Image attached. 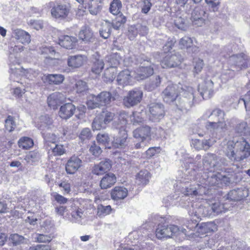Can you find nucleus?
Returning a JSON list of instances; mask_svg holds the SVG:
<instances>
[{"mask_svg":"<svg viewBox=\"0 0 250 250\" xmlns=\"http://www.w3.org/2000/svg\"><path fill=\"white\" fill-rule=\"evenodd\" d=\"M235 75V72L233 70L231 69H226L223 70L220 79L222 83H226L229 79L232 78Z\"/></svg>","mask_w":250,"mask_h":250,"instance_id":"obj_54","label":"nucleus"},{"mask_svg":"<svg viewBox=\"0 0 250 250\" xmlns=\"http://www.w3.org/2000/svg\"><path fill=\"white\" fill-rule=\"evenodd\" d=\"M13 36L22 44H28L31 42V37L29 34L21 29H16L13 30Z\"/></svg>","mask_w":250,"mask_h":250,"instance_id":"obj_30","label":"nucleus"},{"mask_svg":"<svg viewBox=\"0 0 250 250\" xmlns=\"http://www.w3.org/2000/svg\"><path fill=\"white\" fill-rule=\"evenodd\" d=\"M112 25L109 22H106L102 26L100 30V34L101 37L104 39L108 38L111 33Z\"/></svg>","mask_w":250,"mask_h":250,"instance_id":"obj_52","label":"nucleus"},{"mask_svg":"<svg viewBox=\"0 0 250 250\" xmlns=\"http://www.w3.org/2000/svg\"><path fill=\"white\" fill-rule=\"evenodd\" d=\"M183 58L178 53H169L167 54L161 62V65L164 68H172L179 65Z\"/></svg>","mask_w":250,"mask_h":250,"instance_id":"obj_13","label":"nucleus"},{"mask_svg":"<svg viewBox=\"0 0 250 250\" xmlns=\"http://www.w3.org/2000/svg\"><path fill=\"white\" fill-rule=\"evenodd\" d=\"M120 60L121 57L117 53L110 54L106 57V61L109 63L110 67H114L116 68L119 65Z\"/></svg>","mask_w":250,"mask_h":250,"instance_id":"obj_48","label":"nucleus"},{"mask_svg":"<svg viewBox=\"0 0 250 250\" xmlns=\"http://www.w3.org/2000/svg\"><path fill=\"white\" fill-rule=\"evenodd\" d=\"M117 69L114 67H109L105 69L104 73V80L106 82H112L115 78Z\"/></svg>","mask_w":250,"mask_h":250,"instance_id":"obj_49","label":"nucleus"},{"mask_svg":"<svg viewBox=\"0 0 250 250\" xmlns=\"http://www.w3.org/2000/svg\"><path fill=\"white\" fill-rule=\"evenodd\" d=\"M117 82L119 85L123 86L131 84L132 76L130 71L125 69L120 72L117 75Z\"/></svg>","mask_w":250,"mask_h":250,"instance_id":"obj_29","label":"nucleus"},{"mask_svg":"<svg viewBox=\"0 0 250 250\" xmlns=\"http://www.w3.org/2000/svg\"><path fill=\"white\" fill-rule=\"evenodd\" d=\"M122 7V2L120 0H113L110 5L109 11L114 15H117L121 13Z\"/></svg>","mask_w":250,"mask_h":250,"instance_id":"obj_47","label":"nucleus"},{"mask_svg":"<svg viewBox=\"0 0 250 250\" xmlns=\"http://www.w3.org/2000/svg\"><path fill=\"white\" fill-rule=\"evenodd\" d=\"M87 61L85 55H77L69 56L67 58V65L72 68H78L83 66Z\"/></svg>","mask_w":250,"mask_h":250,"instance_id":"obj_25","label":"nucleus"},{"mask_svg":"<svg viewBox=\"0 0 250 250\" xmlns=\"http://www.w3.org/2000/svg\"><path fill=\"white\" fill-rule=\"evenodd\" d=\"M109 137L107 133H100L97 136V141L101 144L106 145L109 142Z\"/></svg>","mask_w":250,"mask_h":250,"instance_id":"obj_60","label":"nucleus"},{"mask_svg":"<svg viewBox=\"0 0 250 250\" xmlns=\"http://www.w3.org/2000/svg\"><path fill=\"white\" fill-rule=\"evenodd\" d=\"M115 119V114L108 110H104L97 115L93 121L92 127L93 130L105 129L107 125Z\"/></svg>","mask_w":250,"mask_h":250,"instance_id":"obj_7","label":"nucleus"},{"mask_svg":"<svg viewBox=\"0 0 250 250\" xmlns=\"http://www.w3.org/2000/svg\"><path fill=\"white\" fill-rule=\"evenodd\" d=\"M35 239L39 243H46L51 241L52 237L50 235L37 234Z\"/></svg>","mask_w":250,"mask_h":250,"instance_id":"obj_62","label":"nucleus"},{"mask_svg":"<svg viewBox=\"0 0 250 250\" xmlns=\"http://www.w3.org/2000/svg\"><path fill=\"white\" fill-rule=\"evenodd\" d=\"M204 170L225 171L227 168L228 161L224 157L214 154L207 153L203 159Z\"/></svg>","mask_w":250,"mask_h":250,"instance_id":"obj_6","label":"nucleus"},{"mask_svg":"<svg viewBox=\"0 0 250 250\" xmlns=\"http://www.w3.org/2000/svg\"><path fill=\"white\" fill-rule=\"evenodd\" d=\"M82 160L78 156L73 155L67 161L65 170L67 174H74L82 166Z\"/></svg>","mask_w":250,"mask_h":250,"instance_id":"obj_20","label":"nucleus"},{"mask_svg":"<svg viewBox=\"0 0 250 250\" xmlns=\"http://www.w3.org/2000/svg\"><path fill=\"white\" fill-rule=\"evenodd\" d=\"M235 131L236 133L241 136L247 135L250 133L247 123L244 122L238 124L235 127Z\"/></svg>","mask_w":250,"mask_h":250,"instance_id":"obj_45","label":"nucleus"},{"mask_svg":"<svg viewBox=\"0 0 250 250\" xmlns=\"http://www.w3.org/2000/svg\"><path fill=\"white\" fill-rule=\"evenodd\" d=\"M179 87L177 84H170L168 85L163 92L164 100L168 103L176 101L178 98V93H180Z\"/></svg>","mask_w":250,"mask_h":250,"instance_id":"obj_15","label":"nucleus"},{"mask_svg":"<svg viewBox=\"0 0 250 250\" xmlns=\"http://www.w3.org/2000/svg\"><path fill=\"white\" fill-rule=\"evenodd\" d=\"M161 82V78L159 76L153 78L150 81L146 84V88L148 91H152L159 86Z\"/></svg>","mask_w":250,"mask_h":250,"instance_id":"obj_51","label":"nucleus"},{"mask_svg":"<svg viewBox=\"0 0 250 250\" xmlns=\"http://www.w3.org/2000/svg\"><path fill=\"white\" fill-rule=\"evenodd\" d=\"M174 24L178 29L182 30H186L187 28L186 20L181 17H177L174 20Z\"/></svg>","mask_w":250,"mask_h":250,"instance_id":"obj_56","label":"nucleus"},{"mask_svg":"<svg viewBox=\"0 0 250 250\" xmlns=\"http://www.w3.org/2000/svg\"><path fill=\"white\" fill-rule=\"evenodd\" d=\"M212 133V136L208 139H205L202 141L203 149L208 150L210 147L212 146L216 142L217 138H220L222 136H219L218 134Z\"/></svg>","mask_w":250,"mask_h":250,"instance_id":"obj_41","label":"nucleus"},{"mask_svg":"<svg viewBox=\"0 0 250 250\" xmlns=\"http://www.w3.org/2000/svg\"><path fill=\"white\" fill-rule=\"evenodd\" d=\"M18 66H20V65L18 64ZM13 66L10 65V80L13 82L19 83L20 78L26 76L27 70L20 67L17 68Z\"/></svg>","mask_w":250,"mask_h":250,"instance_id":"obj_34","label":"nucleus"},{"mask_svg":"<svg viewBox=\"0 0 250 250\" xmlns=\"http://www.w3.org/2000/svg\"><path fill=\"white\" fill-rule=\"evenodd\" d=\"M210 209L212 212H214L217 214H219L222 212H225L228 208L225 206L224 204H221L219 202H215L210 205Z\"/></svg>","mask_w":250,"mask_h":250,"instance_id":"obj_50","label":"nucleus"},{"mask_svg":"<svg viewBox=\"0 0 250 250\" xmlns=\"http://www.w3.org/2000/svg\"><path fill=\"white\" fill-rule=\"evenodd\" d=\"M225 116L224 111L219 108L213 110L208 116L211 121H208L206 123V129L211 132L216 133V135L223 136L228 129L225 121Z\"/></svg>","mask_w":250,"mask_h":250,"instance_id":"obj_5","label":"nucleus"},{"mask_svg":"<svg viewBox=\"0 0 250 250\" xmlns=\"http://www.w3.org/2000/svg\"><path fill=\"white\" fill-rule=\"evenodd\" d=\"M150 177V173L147 170H142L136 176V183L139 185H146L148 183Z\"/></svg>","mask_w":250,"mask_h":250,"instance_id":"obj_40","label":"nucleus"},{"mask_svg":"<svg viewBox=\"0 0 250 250\" xmlns=\"http://www.w3.org/2000/svg\"><path fill=\"white\" fill-rule=\"evenodd\" d=\"M92 35L91 30L87 26H83L79 34L80 39L85 41H89Z\"/></svg>","mask_w":250,"mask_h":250,"instance_id":"obj_43","label":"nucleus"},{"mask_svg":"<svg viewBox=\"0 0 250 250\" xmlns=\"http://www.w3.org/2000/svg\"><path fill=\"white\" fill-rule=\"evenodd\" d=\"M201 199V201H197L190 203L189 198L185 196L180 199V204L183 207L188 208V212L191 217L199 220L202 217L211 215L210 204L206 200H204L203 198Z\"/></svg>","mask_w":250,"mask_h":250,"instance_id":"obj_4","label":"nucleus"},{"mask_svg":"<svg viewBox=\"0 0 250 250\" xmlns=\"http://www.w3.org/2000/svg\"><path fill=\"white\" fill-rule=\"evenodd\" d=\"M207 17L204 9L201 6L195 7L191 13V19L193 24L197 26H202Z\"/></svg>","mask_w":250,"mask_h":250,"instance_id":"obj_17","label":"nucleus"},{"mask_svg":"<svg viewBox=\"0 0 250 250\" xmlns=\"http://www.w3.org/2000/svg\"><path fill=\"white\" fill-rule=\"evenodd\" d=\"M48 6L52 7L51 10V15L55 19L64 20L69 13V9L65 4L56 3L54 2H50Z\"/></svg>","mask_w":250,"mask_h":250,"instance_id":"obj_12","label":"nucleus"},{"mask_svg":"<svg viewBox=\"0 0 250 250\" xmlns=\"http://www.w3.org/2000/svg\"><path fill=\"white\" fill-rule=\"evenodd\" d=\"M142 96L143 92L140 90L134 89L130 91L124 99V104L127 107L134 106L141 102Z\"/></svg>","mask_w":250,"mask_h":250,"instance_id":"obj_16","label":"nucleus"},{"mask_svg":"<svg viewBox=\"0 0 250 250\" xmlns=\"http://www.w3.org/2000/svg\"><path fill=\"white\" fill-rule=\"evenodd\" d=\"M77 41V39L74 37L64 35L59 38V43L65 48L71 49L75 47Z\"/></svg>","mask_w":250,"mask_h":250,"instance_id":"obj_31","label":"nucleus"},{"mask_svg":"<svg viewBox=\"0 0 250 250\" xmlns=\"http://www.w3.org/2000/svg\"><path fill=\"white\" fill-rule=\"evenodd\" d=\"M39 154L35 151H30L25 156V160L28 162H33L38 160Z\"/></svg>","mask_w":250,"mask_h":250,"instance_id":"obj_63","label":"nucleus"},{"mask_svg":"<svg viewBox=\"0 0 250 250\" xmlns=\"http://www.w3.org/2000/svg\"><path fill=\"white\" fill-rule=\"evenodd\" d=\"M97 210V214L99 216H104L110 213L112 208L109 205L104 206L100 205L98 207Z\"/></svg>","mask_w":250,"mask_h":250,"instance_id":"obj_55","label":"nucleus"},{"mask_svg":"<svg viewBox=\"0 0 250 250\" xmlns=\"http://www.w3.org/2000/svg\"><path fill=\"white\" fill-rule=\"evenodd\" d=\"M240 168V165L233 164L227 168L225 169L224 172L225 174H222L219 173V176L221 181V184H224L225 185H229L235 182L236 174L239 172Z\"/></svg>","mask_w":250,"mask_h":250,"instance_id":"obj_9","label":"nucleus"},{"mask_svg":"<svg viewBox=\"0 0 250 250\" xmlns=\"http://www.w3.org/2000/svg\"><path fill=\"white\" fill-rule=\"evenodd\" d=\"M16 126L15 123L13 120V118L9 116L5 121V127L6 129L9 132L12 131Z\"/></svg>","mask_w":250,"mask_h":250,"instance_id":"obj_59","label":"nucleus"},{"mask_svg":"<svg viewBox=\"0 0 250 250\" xmlns=\"http://www.w3.org/2000/svg\"><path fill=\"white\" fill-rule=\"evenodd\" d=\"M75 110L76 107L74 104L66 103L60 107L59 115L62 119L67 120L73 115Z\"/></svg>","mask_w":250,"mask_h":250,"instance_id":"obj_26","label":"nucleus"},{"mask_svg":"<svg viewBox=\"0 0 250 250\" xmlns=\"http://www.w3.org/2000/svg\"><path fill=\"white\" fill-rule=\"evenodd\" d=\"M185 167V171L184 173V176H183L182 177V179L180 180L181 182L182 183H188L189 181H192V183L194 182V183L190 184L189 186L185 187V191H184L185 195L183 196L182 198H184L185 196L188 197V196L189 195L186 193L187 188H191L194 187V186H192V185H195V186H196V187L198 188L196 185L199 183L197 182L198 180H197V178L201 177V176L199 177L198 174L199 173L202 171V169H201L200 170H199L198 173H197L193 167H191V168H190L189 167L187 168V166ZM192 195H193V194H192ZM194 196L195 195H194Z\"/></svg>","mask_w":250,"mask_h":250,"instance_id":"obj_10","label":"nucleus"},{"mask_svg":"<svg viewBox=\"0 0 250 250\" xmlns=\"http://www.w3.org/2000/svg\"><path fill=\"white\" fill-rule=\"evenodd\" d=\"M146 62L148 65L146 66L142 65L135 71L136 74L135 78L138 80H143L153 74V67L152 66L151 62H149V60L144 59V62Z\"/></svg>","mask_w":250,"mask_h":250,"instance_id":"obj_19","label":"nucleus"},{"mask_svg":"<svg viewBox=\"0 0 250 250\" xmlns=\"http://www.w3.org/2000/svg\"><path fill=\"white\" fill-rule=\"evenodd\" d=\"M217 229V226L214 222H208L198 224L196 231L194 233L196 236L202 237L206 233L214 232Z\"/></svg>","mask_w":250,"mask_h":250,"instance_id":"obj_18","label":"nucleus"},{"mask_svg":"<svg viewBox=\"0 0 250 250\" xmlns=\"http://www.w3.org/2000/svg\"><path fill=\"white\" fill-rule=\"evenodd\" d=\"M214 78H206L203 83L199 85L198 91L191 86L181 87L179 97L176 101V105L178 108L180 110L189 109L197 102L199 95L204 99L211 97L214 93Z\"/></svg>","mask_w":250,"mask_h":250,"instance_id":"obj_1","label":"nucleus"},{"mask_svg":"<svg viewBox=\"0 0 250 250\" xmlns=\"http://www.w3.org/2000/svg\"><path fill=\"white\" fill-rule=\"evenodd\" d=\"M249 195L248 189L245 187H241L230 190L228 194V199L233 201L243 200Z\"/></svg>","mask_w":250,"mask_h":250,"instance_id":"obj_22","label":"nucleus"},{"mask_svg":"<svg viewBox=\"0 0 250 250\" xmlns=\"http://www.w3.org/2000/svg\"><path fill=\"white\" fill-rule=\"evenodd\" d=\"M133 136L134 138L140 139L142 142L151 135L150 127L148 126H144L138 128L134 130Z\"/></svg>","mask_w":250,"mask_h":250,"instance_id":"obj_32","label":"nucleus"},{"mask_svg":"<svg viewBox=\"0 0 250 250\" xmlns=\"http://www.w3.org/2000/svg\"><path fill=\"white\" fill-rule=\"evenodd\" d=\"M75 86L77 93H83L88 90V86L86 83L81 80L78 81L76 82Z\"/></svg>","mask_w":250,"mask_h":250,"instance_id":"obj_58","label":"nucleus"},{"mask_svg":"<svg viewBox=\"0 0 250 250\" xmlns=\"http://www.w3.org/2000/svg\"><path fill=\"white\" fill-rule=\"evenodd\" d=\"M42 134L44 139L46 143H51L55 144L57 140V137L54 134L50 133L46 134L43 133Z\"/></svg>","mask_w":250,"mask_h":250,"instance_id":"obj_64","label":"nucleus"},{"mask_svg":"<svg viewBox=\"0 0 250 250\" xmlns=\"http://www.w3.org/2000/svg\"><path fill=\"white\" fill-rule=\"evenodd\" d=\"M179 45L181 49H191L193 53H196L199 51L198 47L193 45L192 39L187 36H185L180 39Z\"/></svg>","mask_w":250,"mask_h":250,"instance_id":"obj_33","label":"nucleus"},{"mask_svg":"<svg viewBox=\"0 0 250 250\" xmlns=\"http://www.w3.org/2000/svg\"><path fill=\"white\" fill-rule=\"evenodd\" d=\"M34 142L33 140L28 137H21L18 141V145L20 148L28 149L33 146Z\"/></svg>","mask_w":250,"mask_h":250,"instance_id":"obj_44","label":"nucleus"},{"mask_svg":"<svg viewBox=\"0 0 250 250\" xmlns=\"http://www.w3.org/2000/svg\"><path fill=\"white\" fill-rule=\"evenodd\" d=\"M225 154L231 162H243L250 156V139L241 138L235 143L229 141Z\"/></svg>","mask_w":250,"mask_h":250,"instance_id":"obj_3","label":"nucleus"},{"mask_svg":"<svg viewBox=\"0 0 250 250\" xmlns=\"http://www.w3.org/2000/svg\"><path fill=\"white\" fill-rule=\"evenodd\" d=\"M9 240L12 243L14 246L26 244L28 241L27 238L17 233L11 234L9 237Z\"/></svg>","mask_w":250,"mask_h":250,"instance_id":"obj_42","label":"nucleus"},{"mask_svg":"<svg viewBox=\"0 0 250 250\" xmlns=\"http://www.w3.org/2000/svg\"><path fill=\"white\" fill-rule=\"evenodd\" d=\"M52 152L54 156H61L65 152L63 146L59 144H55V146L52 147Z\"/></svg>","mask_w":250,"mask_h":250,"instance_id":"obj_57","label":"nucleus"},{"mask_svg":"<svg viewBox=\"0 0 250 250\" xmlns=\"http://www.w3.org/2000/svg\"><path fill=\"white\" fill-rule=\"evenodd\" d=\"M147 31L148 29L146 26L137 25V27L132 26L128 30L129 38L130 40H133L138 33L144 36L147 33Z\"/></svg>","mask_w":250,"mask_h":250,"instance_id":"obj_39","label":"nucleus"},{"mask_svg":"<svg viewBox=\"0 0 250 250\" xmlns=\"http://www.w3.org/2000/svg\"><path fill=\"white\" fill-rule=\"evenodd\" d=\"M45 82L50 84H60L62 83L64 79V77L62 74H54L44 75L42 78Z\"/></svg>","mask_w":250,"mask_h":250,"instance_id":"obj_35","label":"nucleus"},{"mask_svg":"<svg viewBox=\"0 0 250 250\" xmlns=\"http://www.w3.org/2000/svg\"><path fill=\"white\" fill-rule=\"evenodd\" d=\"M48 105L56 109L61 104L65 102V96L62 93L56 92L49 95L47 100Z\"/></svg>","mask_w":250,"mask_h":250,"instance_id":"obj_21","label":"nucleus"},{"mask_svg":"<svg viewBox=\"0 0 250 250\" xmlns=\"http://www.w3.org/2000/svg\"><path fill=\"white\" fill-rule=\"evenodd\" d=\"M104 67V63L102 59H96L92 67V71L96 74H100Z\"/></svg>","mask_w":250,"mask_h":250,"instance_id":"obj_53","label":"nucleus"},{"mask_svg":"<svg viewBox=\"0 0 250 250\" xmlns=\"http://www.w3.org/2000/svg\"><path fill=\"white\" fill-rule=\"evenodd\" d=\"M116 181V177L113 173L106 174L101 180L100 186L103 189H106L114 185Z\"/></svg>","mask_w":250,"mask_h":250,"instance_id":"obj_37","label":"nucleus"},{"mask_svg":"<svg viewBox=\"0 0 250 250\" xmlns=\"http://www.w3.org/2000/svg\"><path fill=\"white\" fill-rule=\"evenodd\" d=\"M91 137V132L89 128H84L83 129L79 135L80 139L83 141L86 140H89Z\"/></svg>","mask_w":250,"mask_h":250,"instance_id":"obj_61","label":"nucleus"},{"mask_svg":"<svg viewBox=\"0 0 250 250\" xmlns=\"http://www.w3.org/2000/svg\"><path fill=\"white\" fill-rule=\"evenodd\" d=\"M120 135L114 138L112 146L116 148H123L127 145V134L125 129H121Z\"/></svg>","mask_w":250,"mask_h":250,"instance_id":"obj_28","label":"nucleus"},{"mask_svg":"<svg viewBox=\"0 0 250 250\" xmlns=\"http://www.w3.org/2000/svg\"><path fill=\"white\" fill-rule=\"evenodd\" d=\"M114 98L110 93L104 91L97 96L92 95L91 99L87 101V105L89 108L94 109L100 106L109 104Z\"/></svg>","mask_w":250,"mask_h":250,"instance_id":"obj_8","label":"nucleus"},{"mask_svg":"<svg viewBox=\"0 0 250 250\" xmlns=\"http://www.w3.org/2000/svg\"><path fill=\"white\" fill-rule=\"evenodd\" d=\"M208 172L201 171L199 173V177L197 178L198 188L195 185L194 187L186 188V193L188 195L203 196L208 193L209 187L220 186L221 181L219 176V173H214V171L208 170Z\"/></svg>","mask_w":250,"mask_h":250,"instance_id":"obj_2","label":"nucleus"},{"mask_svg":"<svg viewBox=\"0 0 250 250\" xmlns=\"http://www.w3.org/2000/svg\"><path fill=\"white\" fill-rule=\"evenodd\" d=\"M179 230V228L177 226L159 224L155 230L156 236L159 239L170 238Z\"/></svg>","mask_w":250,"mask_h":250,"instance_id":"obj_11","label":"nucleus"},{"mask_svg":"<svg viewBox=\"0 0 250 250\" xmlns=\"http://www.w3.org/2000/svg\"><path fill=\"white\" fill-rule=\"evenodd\" d=\"M71 221L74 223H81L83 218V211L78 207L72 206L71 209Z\"/></svg>","mask_w":250,"mask_h":250,"instance_id":"obj_38","label":"nucleus"},{"mask_svg":"<svg viewBox=\"0 0 250 250\" xmlns=\"http://www.w3.org/2000/svg\"><path fill=\"white\" fill-rule=\"evenodd\" d=\"M250 59L244 53L233 55L229 58V62L238 67L240 69L245 68L248 66V63Z\"/></svg>","mask_w":250,"mask_h":250,"instance_id":"obj_23","label":"nucleus"},{"mask_svg":"<svg viewBox=\"0 0 250 250\" xmlns=\"http://www.w3.org/2000/svg\"><path fill=\"white\" fill-rule=\"evenodd\" d=\"M128 192L124 187L116 186L110 191L111 199L114 201L124 199L128 195Z\"/></svg>","mask_w":250,"mask_h":250,"instance_id":"obj_27","label":"nucleus"},{"mask_svg":"<svg viewBox=\"0 0 250 250\" xmlns=\"http://www.w3.org/2000/svg\"><path fill=\"white\" fill-rule=\"evenodd\" d=\"M111 161L108 159H104L98 164L95 165L93 167L92 172L94 174L102 175L109 171L111 167Z\"/></svg>","mask_w":250,"mask_h":250,"instance_id":"obj_24","label":"nucleus"},{"mask_svg":"<svg viewBox=\"0 0 250 250\" xmlns=\"http://www.w3.org/2000/svg\"><path fill=\"white\" fill-rule=\"evenodd\" d=\"M39 120L40 124L38 125V127L42 130L46 128L49 129L52 124V119L46 115L41 116Z\"/></svg>","mask_w":250,"mask_h":250,"instance_id":"obj_46","label":"nucleus"},{"mask_svg":"<svg viewBox=\"0 0 250 250\" xmlns=\"http://www.w3.org/2000/svg\"><path fill=\"white\" fill-rule=\"evenodd\" d=\"M104 0H89L88 9L90 13L97 15L102 10Z\"/></svg>","mask_w":250,"mask_h":250,"instance_id":"obj_36","label":"nucleus"},{"mask_svg":"<svg viewBox=\"0 0 250 250\" xmlns=\"http://www.w3.org/2000/svg\"><path fill=\"white\" fill-rule=\"evenodd\" d=\"M149 118L153 122H158L165 116L164 106L161 103H151L149 105Z\"/></svg>","mask_w":250,"mask_h":250,"instance_id":"obj_14","label":"nucleus"}]
</instances>
